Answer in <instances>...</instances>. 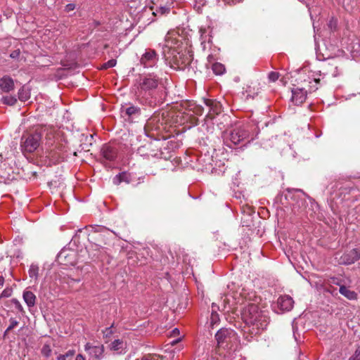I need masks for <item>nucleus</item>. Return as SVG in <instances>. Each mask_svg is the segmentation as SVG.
<instances>
[{"label":"nucleus","instance_id":"58","mask_svg":"<svg viewBox=\"0 0 360 360\" xmlns=\"http://www.w3.org/2000/svg\"><path fill=\"white\" fill-rule=\"evenodd\" d=\"M188 305V298L187 297L186 302V307H187Z\"/></svg>","mask_w":360,"mask_h":360},{"label":"nucleus","instance_id":"43","mask_svg":"<svg viewBox=\"0 0 360 360\" xmlns=\"http://www.w3.org/2000/svg\"><path fill=\"white\" fill-rule=\"evenodd\" d=\"M195 8H197L198 10L200 9V8L202 6L205 5V0H195Z\"/></svg>","mask_w":360,"mask_h":360},{"label":"nucleus","instance_id":"39","mask_svg":"<svg viewBox=\"0 0 360 360\" xmlns=\"http://www.w3.org/2000/svg\"><path fill=\"white\" fill-rule=\"evenodd\" d=\"M219 321V314L217 312H212L210 317V323L212 326L217 323Z\"/></svg>","mask_w":360,"mask_h":360},{"label":"nucleus","instance_id":"14","mask_svg":"<svg viewBox=\"0 0 360 360\" xmlns=\"http://www.w3.org/2000/svg\"><path fill=\"white\" fill-rule=\"evenodd\" d=\"M84 348L93 359L100 360L103 357L104 347L103 345H92L91 343H86Z\"/></svg>","mask_w":360,"mask_h":360},{"label":"nucleus","instance_id":"59","mask_svg":"<svg viewBox=\"0 0 360 360\" xmlns=\"http://www.w3.org/2000/svg\"><path fill=\"white\" fill-rule=\"evenodd\" d=\"M186 68H183L181 67V71H184V70H186Z\"/></svg>","mask_w":360,"mask_h":360},{"label":"nucleus","instance_id":"45","mask_svg":"<svg viewBox=\"0 0 360 360\" xmlns=\"http://www.w3.org/2000/svg\"><path fill=\"white\" fill-rule=\"evenodd\" d=\"M75 354V351L74 349H70V350H68L64 355V356L65 357V359H67L68 358H72Z\"/></svg>","mask_w":360,"mask_h":360},{"label":"nucleus","instance_id":"37","mask_svg":"<svg viewBox=\"0 0 360 360\" xmlns=\"http://www.w3.org/2000/svg\"><path fill=\"white\" fill-rule=\"evenodd\" d=\"M279 73L278 72H270L268 75V78L270 82H274L279 78Z\"/></svg>","mask_w":360,"mask_h":360},{"label":"nucleus","instance_id":"52","mask_svg":"<svg viewBox=\"0 0 360 360\" xmlns=\"http://www.w3.org/2000/svg\"><path fill=\"white\" fill-rule=\"evenodd\" d=\"M160 12H161V14H164V13H166V11H168V8H165V7H161V8H160Z\"/></svg>","mask_w":360,"mask_h":360},{"label":"nucleus","instance_id":"33","mask_svg":"<svg viewBox=\"0 0 360 360\" xmlns=\"http://www.w3.org/2000/svg\"><path fill=\"white\" fill-rule=\"evenodd\" d=\"M163 358L157 354H147L143 356L141 360H162Z\"/></svg>","mask_w":360,"mask_h":360},{"label":"nucleus","instance_id":"48","mask_svg":"<svg viewBox=\"0 0 360 360\" xmlns=\"http://www.w3.org/2000/svg\"><path fill=\"white\" fill-rule=\"evenodd\" d=\"M187 257H188V255H183V262L184 263H188V264H191V259H188V262H187Z\"/></svg>","mask_w":360,"mask_h":360},{"label":"nucleus","instance_id":"38","mask_svg":"<svg viewBox=\"0 0 360 360\" xmlns=\"http://www.w3.org/2000/svg\"><path fill=\"white\" fill-rule=\"evenodd\" d=\"M13 290L10 288H5L0 295V298H6L11 296Z\"/></svg>","mask_w":360,"mask_h":360},{"label":"nucleus","instance_id":"9","mask_svg":"<svg viewBox=\"0 0 360 360\" xmlns=\"http://www.w3.org/2000/svg\"><path fill=\"white\" fill-rule=\"evenodd\" d=\"M77 252L74 250L63 248L57 255V261L62 265H74L76 262Z\"/></svg>","mask_w":360,"mask_h":360},{"label":"nucleus","instance_id":"26","mask_svg":"<svg viewBox=\"0 0 360 360\" xmlns=\"http://www.w3.org/2000/svg\"><path fill=\"white\" fill-rule=\"evenodd\" d=\"M213 72L217 75H221L225 72V66L220 63H214L212 67Z\"/></svg>","mask_w":360,"mask_h":360},{"label":"nucleus","instance_id":"32","mask_svg":"<svg viewBox=\"0 0 360 360\" xmlns=\"http://www.w3.org/2000/svg\"><path fill=\"white\" fill-rule=\"evenodd\" d=\"M219 51V49H218L217 47L214 46L213 48L212 53H211L210 54H209L207 56V60L209 61V63H212L213 61H214L217 59L216 55H217V53H218Z\"/></svg>","mask_w":360,"mask_h":360},{"label":"nucleus","instance_id":"18","mask_svg":"<svg viewBox=\"0 0 360 360\" xmlns=\"http://www.w3.org/2000/svg\"><path fill=\"white\" fill-rule=\"evenodd\" d=\"M200 39H201V44L202 46L203 50L207 49V45H209V48L211 49L212 44V36L211 34L212 30L210 29V27L207 28H200Z\"/></svg>","mask_w":360,"mask_h":360},{"label":"nucleus","instance_id":"41","mask_svg":"<svg viewBox=\"0 0 360 360\" xmlns=\"http://www.w3.org/2000/svg\"><path fill=\"white\" fill-rule=\"evenodd\" d=\"M328 282L331 284L339 285L340 287V285H342L341 284V281L336 277L330 278V279L328 280Z\"/></svg>","mask_w":360,"mask_h":360},{"label":"nucleus","instance_id":"51","mask_svg":"<svg viewBox=\"0 0 360 360\" xmlns=\"http://www.w3.org/2000/svg\"><path fill=\"white\" fill-rule=\"evenodd\" d=\"M75 360H86L84 356L82 354H78L77 356H76V359Z\"/></svg>","mask_w":360,"mask_h":360},{"label":"nucleus","instance_id":"6","mask_svg":"<svg viewBox=\"0 0 360 360\" xmlns=\"http://www.w3.org/2000/svg\"><path fill=\"white\" fill-rule=\"evenodd\" d=\"M236 332L230 328H221L215 334V340L217 342V347L226 349L229 345L236 338Z\"/></svg>","mask_w":360,"mask_h":360},{"label":"nucleus","instance_id":"54","mask_svg":"<svg viewBox=\"0 0 360 360\" xmlns=\"http://www.w3.org/2000/svg\"><path fill=\"white\" fill-rule=\"evenodd\" d=\"M180 342V338H179L176 339L175 340H173L172 342H171V343H170V344H171L172 345H175V344H176V343H178V342Z\"/></svg>","mask_w":360,"mask_h":360},{"label":"nucleus","instance_id":"36","mask_svg":"<svg viewBox=\"0 0 360 360\" xmlns=\"http://www.w3.org/2000/svg\"><path fill=\"white\" fill-rule=\"evenodd\" d=\"M113 324L111 325L110 327L106 328L103 331V337L105 338H109L111 337V335L113 334L114 331L112 330Z\"/></svg>","mask_w":360,"mask_h":360},{"label":"nucleus","instance_id":"23","mask_svg":"<svg viewBox=\"0 0 360 360\" xmlns=\"http://www.w3.org/2000/svg\"><path fill=\"white\" fill-rule=\"evenodd\" d=\"M22 297L28 307H32L35 305L36 296L32 292L25 290L23 292Z\"/></svg>","mask_w":360,"mask_h":360},{"label":"nucleus","instance_id":"24","mask_svg":"<svg viewBox=\"0 0 360 360\" xmlns=\"http://www.w3.org/2000/svg\"><path fill=\"white\" fill-rule=\"evenodd\" d=\"M339 292L349 300H354L357 299V294L343 285H340Z\"/></svg>","mask_w":360,"mask_h":360},{"label":"nucleus","instance_id":"12","mask_svg":"<svg viewBox=\"0 0 360 360\" xmlns=\"http://www.w3.org/2000/svg\"><path fill=\"white\" fill-rule=\"evenodd\" d=\"M158 60V55L155 50L148 49L146 50L144 54H143L140 63L144 66V68H149L154 66Z\"/></svg>","mask_w":360,"mask_h":360},{"label":"nucleus","instance_id":"35","mask_svg":"<svg viewBox=\"0 0 360 360\" xmlns=\"http://www.w3.org/2000/svg\"><path fill=\"white\" fill-rule=\"evenodd\" d=\"M117 61L115 59L109 60L108 62L105 63L102 65V69H108L110 68H113L116 65Z\"/></svg>","mask_w":360,"mask_h":360},{"label":"nucleus","instance_id":"28","mask_svg":"<svg viewBox=\"0 0 360 360\" xmlns=\"http://www.w3.org/2000/svg\"><path fill=\"white\" fill-rule=\"evenodd\" d=\"M41 354L43 356L49 358L51 356L52 349L49 344H44L41 349Z\"/></svg>","mask_w":360,"mask_h":360},{"label":"nucleus","instance_id":"56","mask_svg":"<svg viewBox=\"0 0 360 360\" xmlns=\"http://www.w3.org/2000/svg\"><path fill=\"white\" fill-rule=\"evenodd\" d=\"M172 333L176 334V333H179V330L177 328H174L173 330H172Z\"/></svg>","mask_w":360,"mask_h":360},{"label":"nucleus","instance_id":"27","mask_svg":"<svg viewBox=\"0 0 360 360\" xmlns=\"http://www.w3.org/2000/svg\"><path fill=\"white\" fill-rule=\"evenodd\" d=\"M39 269L38 265L34 264H31V266H30V269H29V271H28L29 276L31 278L37 280L38 276H39Z\"/></svg>","mask_w":360,"mask_h":360},{"label":"nucleus","instance_id":"47","mask_svg":"<svg viewBox=\"0 0 360 360\" xmlns=\"http://www.w3.org/2000/svg\"><path fill=\"white\" fill-rule=\"evenodd\" d=\"M20 55V51L19 50H16V51H13L10 56L12 58H16L19 56Z\"/></svg>","mask_w":360,"mask_h":360},{"label":"nucleus","instance_id":"40","mask_svg":"<svg viewBox=\"0 0 360 360\" xmlns=\"http://www.w3.org/2000/svg\"><path fill=\"white\" fill-rule=\"evenodd\" d=\"M349 360H360V346L356 349L354 354L349 357Z\"/></svg>","mask_w":360,"mask_h":360},{"label":"nucleus","instance_id":"11","mask_svg":"<svg viewBox=\"0 0 360 360\" xmlns=\"http://www.w3.org/2000/svg\"><path fill=\"white\" fill-rule=\"evenodd\" d=\"M181 47L183 46L184 44H185V51L187 53L186 56V58L184 60H181V64L182 63H187L189 64L191 60H193V52L191 51V41L190 39L191 35L188 34L187 32H185V30H181Z\"/></svg>","mask_w":360,"mask_h":360},{"label":"nucleus","instance_id":"15","mask_svg":"<svg viewBox=\"0 0 360 360\" xmlns=\"http://www.w3.org/2000/svg\"><path fill=\"white\" fill-rule=\"evenodd\" d=\"M262 89L261 84L259 82H251L249 84L244 88L243 94L245 95L246 98H255L258 96Z\"/></svg>","mask_w":360,"mask_h":360},{"label":"nucleus","instance_id":"30","mask_svg":"<svg viewBox=\"0 0 360 360\" xmlns=\"http://www.w3.org/2000/svg\"><path fill=\"white\" fill-rule=\"evenodd\" d=\"M319 79H313L309 82V89L307 92L315 91L319 89L318 84L319 83Z\"/></svg>","mask_w":360,"mask_h":360},{"label":"nucleus","instance_id":"46","mask_svg":"<svg viewBox=\"0 0 360 360\" xmlns=\"http://www.w3.org/2000/svg\"><path fill=\"white\" fill-rule=\"evenodd\" d=\"M145 150H146V146H141L138 148L137 150V152L139 154H140L141 156H143V155H147L148 156L147 154L145 153Z\"/></svg>","mask_w":360,"mask_h":360},{"label":"nucleus","instance_id":"13","mask_svg":"<svg viewBox=\"0 0 360 360\" xmlns=\"http://www.w3.org/2000/svg\"><path fill=\"white\" fill-rule=\"evenodd\" d=\"M102 157L110 162L115 160L117 156V148L111 144H104L101 149Z\"/></svg>","mask_w":360,"mask_h":360},{"label":"nucleus","instance_id":"55","mask_svg":"<svg viewBox=\"0 0 360 360\" xmlns=\"http://www.w3.org/2000/svg\"><path fill=\"white\" fill-rule=\"evenodd\" d=\"M335 72L333 73V75L334 77H336V76H338L339 75V72H338V67H335Z\"/></svg>","mask_w":360,"mask_h":360},{"label":"nucleus","instance_id":"7","mask_svg":"<svg viewBox=\"0 0 360 360\" xmlns=\"http://www.w3.org/2000/svg\"><path fill=\"white\" fill-rule=\"evenodd\" d=\"M46 158L49 160V164L56 165L65 159L64 147L57 143L53 148L46 151Z\"/></svg>","mask_w":360,"mask_h":360},{"label":"nucleus","instance_id":"10","mask_svg":"<svg viewBox=\"0 0 360 360\" xmlns=\"http://www.w3.org/2000/svg\"><path fill=\"white\" fill-rule=\"evenodd\" d=\"M120 112L122 117L126 120L132 122L141 115V108L131 104L122 105Z\"/></svg>","mask_w":360,"mask_h":360},{"label":"nucleus","instance_id":"50","mask_svg":"<svg viewBox=\"0 0 360 360\" xmlns=\"http://www.w3.org/2000/svg\"><path fill=\"white\" fill-rule=\"evenodd\" d=\"M4 278L2 276H0V288L4 286Z\"/></svg>","mask_w":360,"mask_h":360},{"label":"nucleus","instance_id":"16","mask_svg":"<svg viewBox=\"0 0 360 360\" xmlns=\"http://www.w3.org/2000/svg\"><path fill=\"white\" fill-rule=\"evenodd\" d=\"M307 90L302 87H295L292 89L291 101L295 105L302 104L307 98Z\"/></svg>","mask_w":360,"mask_h":360},{"label":"nucleus","instance_id":"57","mask_svg":"<svg viewBox=\"0 0 360 360\" xmlns=\"http://www.w3.org/2000/svg\"><path fill=\"white\" fill-rule=\"evenodd\" d=\"M174 160L175 161L177 165H179L180 160L177 158H176Z\"/></svg>","mask_w":360,"mask_h":360},{"label":"nucleus","instance_id":"44","mask_svg":"<svg viewBox=\"0 0 360 360\" xmlns=\"http://www.w3.org/2000/svg\"><path fill=\"white\" fill-rule=\"evenodd\" d=\"M75 8V4H68L65 7V11L68 13L73 11Z\"/></svg>","mask_w":360,"mask_h":360},{"label":"nucleus","instance_id":"34","mask_svg":"<svg viewBox=\"0 0 360 360\" xmlns=\"http://www.w3.org/2000/svg\"><path fill=\"white\" fill-rule=\"evenodd\" d=\"M11 302L15 305V307L22 314H24L25 313L22 304L20 302L15 298L12 299Z\"/></svg>","mask_w":360,"mask_h":360},{"label":"nucleus","instance_id":"21","mask_svg":"<svg viewBox=\"0 0 360 360\" xmlns=\"http://www.w3.org/2000/svg\"><path fill=\"white\" fill-rule=\"evenodd\" d=\"M204 103L213 114L218 115L221 112L222 105L219 101L207 98L204 100Z\"/></svg>","mask_w":360,"mask_h":360},{"label":"nucleus","instance_id":"1","mask_svg":"<svg viewBox=\"0 0 360 360\" xmlns=\"http://www.w3.org/2000/svg\"><path fill=\"white\" fill-rule=\"evenodd\" d=\"M242 319L245 323V330L252 337L264 330L268 325V316L264 311L259 310L257 305L250 304L245 307L242 314Z\"/></svg>","mask_w":360,"mask_h":360},{"label":"nucleus","instance_id":"8","mask_svg":"<svg viewBox=\"0 0 360 360\" xmlns=\"http://www.w3.org/2000/svg\"><path fill=\"white\" fill-rule=\"evenodd\" d=\"M340 265H350L360 259V250L353 248L344 252L339 257H336Z\"/></svg>","mask_w":360,"mask_h":360},{"label":"nucleus","instance_id":"5","mask_svg":"<svg viewBox=\"0 0 360 360\" xmlns=\"http://www.w3.org/2000/svg\"><path fill=\"white\" fill-rule=\"evenodd\" d=\"M229 139L233 145H238L245 141L250 142L254 139V137L250 134L249 127L243 126L232 130L229 134Z\"/></svg>","mask_w":360,"mask_h":360},{"label":"nucleus","instance_id":"53","mask_svg":"<svg viewBox=\"0 0 360 360\" xmlns=\"http://www.w3.org/2000/svg\"><path fill=\"white\" fill-rule=\"evenodd\" d=\"M57 359L58 360H67L63 354H60L59 356H58Z\"/></svg>","mask_w":360,"mask_h":360},{"label":"nucleus","instance_id":"42","mask_svg":"<svg viewBox=\"0 0 360 360\" xmlns=\"http://www.w3.org/2000/svg\"><path fill=\"white\" fill-rule=\"evenodd\" d=\"M22 91H23V89H21L19 90V91H18V95H19L18 98H19V99L20 101H27L29 98V97L27 96H25V94H22L21 93Z\"/></svg>","mask_w":360,"mask_h":360},{"label":"nucleus","instance_id":"49","mask_svg":"<svg viewBox=\"0 0 360 360\" xmlns=\"http://www.w3.org/2000/svg\"><path fill=\"white\" fill-rule=\"evenodd\" d=\"M68 276L73 281H75V282H79L80 281V278L78 277V278H72V274H68Z\"/></svg>","mask_w":360,"mask_h":360},{"label":"nucleus","instance_id":"19","mask_svg":"<svg viewBox=\"0 0 360 360\" xmlns=\"http://www.w3.org/2000/svg\"><path fill=\"white\" fill-rule=\"evenodd\" d=\"M158 85V80L155 77H151L150 75L144 77L142 82L140 83L141 89L145 91L154 89L157 88Z\"/></svg>","mask_w":360,"mask_h":360},{"label":"nucleus","instance_id":"31","mask_svg":"<svg viewBox=\"0 0 360 360\" xmlns=\"http://www.w3.org/2000/svg\"><path fill=\"white\" fill-rule=\"evenodd\" d=\"M10 325L6 328L4 332V336L6 335L11 330L17 327L19 324V322L14 318H11L9 319Z\"/></svg>","mask_w":360,"mask_h":360},{"label":"nucleus","instance_id":"17","mask_svg":"<svg viewBox=\"0 0 360 360\" xmlns=\"http://www.w3.org/2000/svg\"><path fill=\"white\" fill-rule=\"evenodd\" d=\"M294 301L292 298L288 295L281 296L278 299V307L282 311H290L293 307Z\"/></svg>","mask_w":360,"mask_h":360},{"label":"nucleus","instance_id":"2","mask_svg":"<svg viewBox=\"0 0 360 360\" xmlns=\"http://www.w3.org/2000/svg\"><path fill=\"white\" fill-rule=\"evenodd\" d=\"M180 34L178 28L169 30L165 38L163 54L170 67L174 69L180 68L179 39Z\"/></svg>","mask_w":360,"mask_h":360},{"label":"nucleus","instance_id":"20","mask_svg":"<svg viewBox=\"0 0 360 360\" xmlns=\"http://www.w3.org/2000/svg\"><path fill=\"white\" fill-rule=\"evenodd\" d=\"M14 81L8 75L0 79V89L5 93H8L14 89Z\"/></svg>","mask_w":360,"mask_h":360},{"label":"nucleus","instance_id":"25","mask_svg":"<svg viewBox=\"0 0 360 360\" xmlns=\"http://www.w3.org/2000/svg\"><path fill=\"white\" fill-rule=\"evenodd\" d=\"M122 182H126L127 184L130 182V175L127 172L120 173L113 178V183L115 184L119 185Z\"/></svg>","mask_w":360,"mask_h":360},{"label":"nucleus","instance_id":"22","mask_svg":"<svg viewBox=\"0 0 360 360\" xmlns=\"http://www.w3.org/2000/svg\"><path fill=\"white\" fill-rule=\"evenodd\" d=\"M126 345V342H124L123 340L117 339L111 342L110 345V348L117 354H122L125 353Z\"/></svg>","mask_w":360,"mask_h":360},{"label":"nucleus","instance_id":"4","mask_svg":"<svg viewBox=\"0 0 360 360\" xmlns=\"http://www.w3.org/2000/svg\"><path fill=\"white\" fill-rule=\"evenodd\" d=\"M41 134L39 131L25 134L21 137L20 147L23 153L35 151L40 145Z\"/></svg>","mask_w":360,"mask_h":360},{"label":"nucleus","instance_id":"29","mask_svg":"<svg viewBox=\"0 0 360 360\" xmlns=\"http://www.w3.org/2000/svg\"><path fill=\"white\" fill-rule=\"evenodd\" d=\"M1 101L4 104L8 105H13L16 103L17 98L13 96H6L2 97Z\"/></svg>","mask_w":360,"mask_h":360},{"label":"nucleus","instance_id":"3","mask_svg":"<svg viewBox=\"0 0 360 360\" xmlns=\"http://www.w3.org/2000/svg\"><path fill=\"white\" fill-rule=\"evenodd\" d=\"M181 124L189 122L191 124L184 127L183 129L191 128V126L197 124V115L202 114L203 108L198 105L193 101L181 100Z\"/></svg>","mask_w":360,"mask_h":360}]
</instances>
